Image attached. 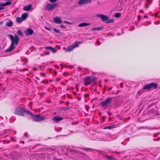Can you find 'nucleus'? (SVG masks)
Wrapping results in <instances>:
<instances>
[{
    "mask_svg": "<svg viewBox=\"0 0 160 160\" xmlns=\"http://www.w3.org/2000/svg\"><path fill=\"white\" fill-rule=\"evenodd\" d=\"M8 37L11 41V44L9 48L5 51V52H9L13 50L15 47L14 45L17 46L18 43L19 41V38L17 35H15L14 37L12 34H8Z\"/></svg>",
    "mask_w": 160,
    "mask_h": 160,
    "instance_id": "f257e3e1",
    "label": "nucleus"
},
{
    "mask_svg": "<svg viewBox=\"0 0 160 160\" xmlns=\"http://www.w3.org/2000/svg\"><path fill=\"white\" fill-rule=\"evenodd\" d=\"M97 79V78H92L91 76H87L83 78L84 84L87 85L92 83L94 84Z\"/></svg>",
    "mask_w": 160,
    "mask_h": 160,
    "instance_id": "f03ea898",
    "label": "nucleus"
},
{
    "mask_svg": "<svg viewBox=\"0 0 160 160\" xmlns=\"http://www.w3.org/2000/svg\"><path fill=\"white\" fill-rule=\"evenodd\" d=\"M158 84L152 82L144 85L143 89H147L150 90L152 89H157L158 88Z\"/></svg>",
    "mask_w": 160,
    "mask_h": 160,
    "instance_id": "7ed1b4c3",
    "label": "nucleus"
},
{
    "mask_svg": "<svg viewBox=\"0 0 160 160\" xmlns=\"http://www.w3.org/2000/svg\"><path fill=\"white\" fill-rule=\"evenodd\" d=\"M25 111V110L23 108L20 107H17L15 108L14 111V113L16 115L24 116Z\"/></svg>",
    "mask_w": 160,
    "mask_h": 160,
    "instance_id": "20e7f679",
    "label": "nucleus"
},
{
    "mask_svg": "<svg viewBox=\"0 0 160 160\" xmlns=\"http://www.w3.org/2000/svg\"><path fill=\"white\" fill-rule=\"evenodd\" d=\"M32 119L35 122H40L45 119L44 117H41L39 115L33 114L32 115Z\"/></svg>",
    "mask_w": 160,
    "mask_h": 160,
    "instance_id": "39448f33",
    "label": "nucleus"
},
{
    "mask_svg": "<svg viewBox=\"0 0 160 160\" xmlns=\"http://www.w3.org/2000/svg\"><path fill=\"white\" fill-rule=\"evenodd\" d=\"M112 99V98H107L105 101L100 102V105L102 107H104L108 105L111 102Z\"/></svg>",
    "mask_w": 160,
    "mask_h": 160,
    "instance_id": "423d86ee",
    "label": "nucleus"
},
{
    "mask_svg": "<svg viewBox=\"0 0 160 160\" xmlns=\"http://www.w3.org/2000/svg\"><path fill=\"white\" fill-rule=\"evenodd\" d=\"M58 4L54 3L53 4L48 3L46 6V9L48 11H52L57 5Z\"/></svg>",
    "mask_w": 160,
    "mask_h": 160,
    "instance_id": "0eeeda50",
    "label": "nucleus"
},
{
    "mask_svg": "<svg viewBox=\"0 0 160 160\" xmlns=\"http://www.w3.org/2000/svg\"><path fill=\"white\" fill-rule=\"evenodd\" d=\"M96 16L101 18L102 22H105L108 21L109 19V17L107 16L102 14H97Z\"/></svg>",
    "mask_w": 160,
    "mask_h": 160,
    "instance_id": "6e6552de",
    "label": "nucleus"
},
{
    "mask_svg": "<svg viewBox=\"0 0 160 160\" xmlns=\"http://www.w3.org/2000/svg\"><path fill=\"white\" fill-rule=\"evenodd\" d=\"M91 0H80L78 2L79 4L83 5L90 3Z\"/></svg>",
    "mask_w": 160,
    "mask_h": 160,
    "instance_id": "1a4fd4ad",
    "label": "nucleus"
},
{
    "mask_svg": "<svg viewBox=\"0 0 160 160\" xmlns=\"http://www.w3.org/2000/svg\"><path fill=\"white\" fill-rule=\"evenodd\" d=\"M53 22L57 24H61L62 23V21L58 17H56L54 18Z\"/></svg>",
    "mask_w": 160,
    "mask_h": 160,
    "instance_id": "9d476101",
    "label": "nucleus"
},
{
    "mask_svg": "<svg viewBox=\"0 0 160 160\" xmlns=\"http://www.w3.org/2000/svg\"><path fill=\"white\" fill-rule=\"evenodd\" d=\"M78 44L77 43H74V45L69 46L67 48L66 51L70 52L72 51L75 47L78 46Z\"/></svg>",
    "mask_w": 160,
    "mask_h": 160,
    "instance_id": "9b49d317",
    "label": "nucleus"
},
{
    "mask_svg": "<svg viewBox=\"0 0 160 160\" xmlns=\"http://www.w3.org/2000/svg\"><path fill=\"white\" fill-rule=\"evenodd\" d=\"M63 119V118L62 117L54 116L52 119V121L55 123H58L59 122L62 120Z\"/></svg>",
    "mask_w": 160,
    "mask_h": 160,
    "instance_id": "f8f14e48",
    "label": "nucleus"
},
{
    "mask_svg": "<svg viewBox=\"0 0 160 160\" xmlns=\"http://www.w3.org/2000/svg\"><path fill=\"white\" fill-rule=\"evenodd\" d=\"M25 33L27 35H32L33 33V31L32 29L28 28L26 30Z\"/></svg>",
    "mask_w": 160,
    "mask_h": 160,
    "instance_id": "ddd939ff",
    "label": "nucleus"
},
{
    "mask_svg": "<svg viewBox=\"0 0 160 160\" xmlns=\"http://www.w3.org/2000/svg\"><path fill=\"white\" fill-rule=\"evenodd\" d=\"M32 5L30 4L23 7V9L26 11H29L31 10L32 8Z\"/></svg>",
    "mask_w": 160,
    "mask_h": 160,
    "instance_id": "4468645a",
    "label": "nucleus"
},
{
    "mask_svg": "<svg viewBox=\"0 0 160 160\" xmlns=\"http://www.w3.org/2000/svg\"><path fill=\"white\" fill-rule=\"evenodd\" d=\"M105 157L107 160H115V158L112 155H105Z\"/></svg>",
    "mask_w": 160,
    "mask_h": 160,
    "instance_id": "2eb2a0df",
    "label": "nucleus"
},
{
    "mask_svg": "<svg viewBox=\"0 0 160 160\" xmlns=\"http://www.w3.org/2000/svg\"><path fill=\"white\" fill-rule=\"evenodd\" d=\"M90 23H87L86 22H83L80 24L78 25V26L80 27H86L88 26H89L90 25Z\"/></svg>",
    "mask_w": 160,
    "mask_h": 160,
    "instance_id": "dca6fc26",
    "label": "nucleus"
},
{
    "mask_svg": "<svg viewBox=\"0 0 160 160\" xmlns=\"http://www.w3.org/2000/svg\"><path fill=\"white\" fill-rule=\"evenodd\" d=\"M13 24L12 22L10 20H9V21L7 22L6 23V25L8 27H11Z\"/></svg>",
    "mask_w": 160,
    "mask_h": 160,
    "instance_id": "f3484780",
    "label": "nucleus"
},
{
    "mask_svg": "<svg viewBox=\"0 0 160 160\" xmlns=\"http://www.w3.org/2000/svg\"><path fill=\"white\" fill-rule=\"evenodd\" d=\"M28 14L27 13H24L22 14L21 18L22 20H25L28 16Z\"/></svg>",
    "mask_w": 160,
    "mask_h": 160,
    "instance_id": "a211bd4d",
    "label": "nucleus"
},
{
    "mask_svg": "<svg viewBox=\"0 0 160 160\" xmlns=\"http://www.w3.org/2000/svg\"><path fill=\"white\" fill-rule=\"evenodd\" d=\"M103 27H95L93 28H92V29L93 30H98L99 31L103 29Z\"/></svg>",
    "mask_w": 160,
    "mask_h": 160,
    "instance_id": "6ab92c4d",
    "label": "nucleus"
},
{
    "mask_svg": "<svg viewBox=\"0 0 160 160\" xmlns=\"http://www.w3.org/2000/svg\"><path fill=\"white\" fill-rule=\"evenodd\" d=\"M16 21L17 22L20 23L22 22L23 21V20L22 19V18H21L19 17H18L17 18Z\"/></svg>",
    "mask_w": 160,
    "mask_h": 160,
    "instance_id": "aec40b11",
    "label": "nucleus"
},
{
    "mask_svg": "<svg viewBox=\"0 0 160 160\" xmlns=\"http://www.w3.org/2000/svg\"><path fill=\"white\" fill-rule=\"evenodd\" d=\"M12 2H9V1L7 2H6L5 3H3V7L9 5H11L12 4Z\"/></svg>",
    "mask_w": 160,
    "mask_h": 160,
    "instance_id": "412c9836",
    "label": "nucleus"
},
{
    "mask_svg": "<svg viewBox=\"0 0 160 160\" xmlns=\"http://www.w3.org/2000/svg\"><path fill=\"white\" fill-rule=\"evenodd\" d=\"M17 33L21 36H23V33L22 32V31L21 30H18L17 32Z\"/></svg>",
    "mask_w": 160,
    "mask_h": 160,
    "instance_id": "4be33fe9",
    "label": "nucleus"
},
{
    "mask_svg": "<svg viewBox=\"0 0 160 160\" xmlns=\"http://www.w3.org/2000/svg\"><path fill=\"white\" fill-rule=\"evenodd\" d=\"M114 16L116 18H119L121 16V14L120 13L118 12L115 14Z\"/></svg>",
    "mask_w": 160,
    "mask_h": 160,
    "instance_id": "5701e85b",
    "label": "nucleus"
},
{
    "mask_svg": "<svg viewBox=\"0 0 160 160\" xmlns=\"http://www.w3.org/2000/svg\"><path fill=\"white\" fill-rule=\"evenodd\" d=\"M50 51H52L53 53H55L57 51V50L53 47H52Z\"/></svg>",
    "mask_w": 160,
    "mask_h": 160,
    "instance_id": "b1692460",
    "label": "nucleus"
},
{
    "mask_svg": "<svg viewBox=\"0 0 160 160\" xmlns=\"http://www.w3.org/2000/svg\"><path fill=\"white\" fill-rule=\"evenodd\" d=\"M25 112H26L27 114L30 115H32H32L33 114H32L30 111H26L25 110Z\"/></svg>",
    "mask_w": 160,
    "mask_h": 160,
    "instance_id": "393cba45",
    "label": "nucleus"
},
{
    "mask_svg": "<svg viewBox=\"0 0 160 160\" xmlns=\"http://www.w3.org/2000/svg\"><path fill=\"white\" fill-rule=\"evenodd\" d=\"M82 149L83 150H85V151H91L92 150V149H91V148H83Z\"/></svg>",
    "mask_w": 160,
    "mask_h": 160,
    "instance_id": "a878e982",
    "label": "nucleus"
},
{
    "mask_svg": "<svg viewBox=\"0 0 160 160\" xmlns=\"http://www.w3.org/2000/svg\"><path fill=\"white\" fill-rule=\"evenodd\" d=\"M113 22H114V20L113 19H110L109 20H108L107 22V23H112Z\"/></svg>",
    "mask_w": 160,
    "mask_h": 160,
    "instance_id": "bb28decb",
    "label": "nucleus"
},
{
    "mask_svg": "<svg viewBox=\"0 0 160 160\" xmlns=\"http://www.w3.org/2000/svg\"><path fill=\"white\" fill-rule=\"evenodd\" d=\"M63 22L64 23H67V24H69V25H71V24H72L71 22H68L67 21H64Z\"/></svg>",
    "mask_w": 160,
    "mask_h": 160,
    "instance_id": "cd10ccee",
    "label": "nucleus"
},
{
    "mask_svg": "<svg viewBox=\"0 0 160 160\" xmlns=\"http://www.w3.org/2000/svg\"><path fill=\"white\" fill-rule=\"evenodd\" d=\"M53 30L55 32H56L57 33H59L60 32V31L56 29V28H54L53 29Z\"/></svg>",
    "mask_w": 160,
    "mask_h": 160,
    "instance_id": "c85d7f7f",
    "label": "nucleus"
},
{
    "mask_svg": "<svg viewBox=\"0 0 160 160\" xmlns=\"http://www.w3.org/2000/svg\"><path fill=\"white\" fill-rule=\"evenodd\" d=\"M52 47H45L44 48L47 49H48L50 50L51 49Z\"/></svg>",
    "mask_w": 160,
    "mask_h": 160,
    "instance_id": "c756f323",
    "label": "nucleus"
},
{
    "mask_svg": "<svg viewBox=\"0 0 160 160\" xmlns=\"http://www.w3.org/2000/svg\"><path fill=\"white\" fill-rule=\"evenodd\" d=\"M60 27L62 28H64V29H66V28L65 26L64 25H60Z\"/></svg>",
    "mask_w": 160,
    "mask_h": 160,
    "instance_id": "7c9ffc66",
    "label": "nucleus"
},
{
    "mask_svg": "<svg viewBox=\"0 0 160 160\" xmlns=\"http://www.w3.org/2000/svg\"><path fill=\"white\" fill-rule=\"evenodd\" d=\"M11 139L13 141L15 142L16 141V139L15 138H14L13 137H11Z\"/></svg>",
    "mask_w": 160,
    "mask_h": 160,
    "instance_id": "2f4dec72",
    "label": "nucleus"
},
{
    "mask_svg": "<svg viewBox=\"0 0 160 160\" xmlns=\"http://www.w3.org/2000/svg\"><path fill=\"white\" fill-rule=\"evenodd\" d=\"M62 109L65 111H67V110H69V108L63 107V108H62Z\"/></svg>",
    "mask_w": 160,
    "mask_h": 160,
    "instance_id": "473e14b6",
    "label": "nucleus"
},
{
    "mask_svg": "<svg viewBox=\"0 0 160 160\" xmlns=\"http://www.w3.org/2000/svg\"><path fill=\"white\" fill-rule=\"evenodd\" d=\"M41 75L42 77H45V74L44 73H41Z\"/></svg>",
    "mask_w": 160,
    "mask_h": 160,
    "instance_id": "72a5a7b5",
    "label": "nucleus"
},
{
    "mask_svg": "<svg viewBox=\"0 0 160 160\" xmlns=\"http://www.w3.org/2000/svg\"><path fill=\"white\" fill-rule=\"evenodd\" d=\"M57 0H49V1L52 3L56 1Z\"/></svg>",
    "mask_w": 160,
    "mask_h": 160,
    "instance_id": "f704fd0d",
    "label": "nucleus"
},
{
    "mask_svg": "<svg viewBox=\"0 0 160 160\" xmlns=\"http://www.w3.org/2000/svg\"><path fill=\"white\" fill-rule=\"evenodd\" d=\"M53 159L54 160H62V159H61L56 158L55 157H54L53 158Z\"/></svg>",
    "mask_w": 160,
    "mask_h": 160,
    "instance_id": "c9c22d12",
    "label": "nucleus"
},
{
    "mask_svg": "<svg viewBox=\"0 0 160 160\" xmlns=\"http://www.w3.org/2000/svg\"><path fill=\"white\" fill-rule=\"evenodd\" d=\"M45 29H46L48 30H49V31H50V29L49 28H48V27H45Z\"/></svg>",
    "mask_w": 160,
    "mask_h": 160,
    "instance_id": "e433bc0d",
    "label": "nucleus"
},
{
    "mask_svg": "<svg viewBox=\"0 0 160 160\" xmlns=\"http://www.w3.org/2000/svg\"><path fill=\"white\" fill-rule=\"evenodd\" d=\"M49 52H47L44 53V55H49Z\"/></svg>",
    "mask_w": 160,
    "mask_h": 160,
    "instance_id": "4c0bfd02",
    "label": "nucleus"
},
{
    "mask_svg": "<svg viewBox=\"0 0 160 160\" xmlns=\"http://www.w3.org/2000/svg\"><path fill=\"white\" fill-rule=\"evenodd\" d=\"M113 35V34H112V33H107V36H109V35Z\"/></svg>",
    "mask_w": 160,
    "mask_h": 160,
    "instance_id": "58836bf2",
    "label": "nucleus"
},
{
    "mask_svg": "<svg viewBox=\"0 0 160 160\" xmlns=\"http://www.w3.org/2000/svg\"><path fill=\"white\" fill-rule=\"evenodd\" d=\"M0 6L3 7V3L0 2Z\"/></svg>",
    "mask_w": 160,
    "mask_h": 160,
    "instance_id": "ea45409f",
    "label": "nucleus"
},
{
    "mask_svg": "<svg viewBox=\"0 0 160 160\" xmlns=\"http://www.w3.org/2000/svg\"><path fill=\"white\" fill-rule=\"evenodd\" d=\"M108 115H111L112 114V113L109 111H108Z\"/></svg>",
    "mask_w": 160,
    "mask_h": 160,
    "instance_id": "a19ab883",
    "label": "nucleus"
},
{
    "mask_svg": "<svg viewBox=\"0 0 160 160\" xmlns=\"http://www.w3.org/2000/svg\"><path fill=\"white\" fill-rule=\"evenodd\" d=\"M68 74V73L67 72H65L63 73V75L65 76H66Z\"/></svg>",
    "mask_w": 160,
    "mask_h": 160,
    "instance_id": "79ce46f5",
    "label": "nucleus"
},
{
    "mask_svg": "<svg viewBox=\"0 0 160 160\" xmlns=\"http://www.w3.org/2000/svg\"><path fill=\"white\" fill-rule=\"evenodd\" d=\"M82 69V68L80 67H78V69L79 71H80Z\"/></svg>",
    "mask_w": 160,
    "mask_h": 160,
    "instance_id": "37998d69",
    "label": "nucleus"
},
{
    "mask_svg": "<svg viewBox=\"0 0 160 160\" xmlns=\"http://www.w3.org/2000/svg\"><path fill=\"white\" fill-rule=\"evenodd\" d=\"M4 8H4V7H0V10H3Z\"/></svg>",
    "mask_w": 160,
    "mask_h": 160,
    "instance_id": "c03bdc74",
    "label": "nucleus"
},
{
    "mask_svg": "<svg viewBox=\"0 0 160 160\" xmlns=\"http://www.w3.org/2000/svg\"><path fill=\"white\" fill-rule=\"evenodd\" d=\"M138 20H140V19H141V16L140 15H139L138 16Z\"/></svg>",
    "mask_w": 160,
    "mask_h": 160,
    "instance_id": "a18cd8bd",
    "label": "nucleus"
},
{
    "mask_svg": "<svg viewBox=\"0 0 160 160\" xmlns=\"http://www.w3.org/2000/svg\"><path fill=\"white\" fill-rule=\"evenodd\" d=\"M25 136L26 137H28V135L27 133L26 132L25 133Z\"/></svg>",
    "mask_w": 160,
    "mask_h": 160,
    "instance_id": "49530a36",
    "label": "nucleus"
},
{
    "mask_svg": "<svg viewBox=\"0 0 160 160\" xmlns=\"http://www.w3.org/2000/svg\"><path fill=\"white\" fill-rule=\"evenodd\" d=\"M120 86L121 88H123V83H121L120 84Z\"/></svg>",
    "mask_w": 160,
    "mask_h": 160,
    "instance_id": "de8ad7c7",
    "label": "nucleus"
},
{
    "mask_svg": "<svg viewBox=\"0 0 160 160\" xmlns=\"http://www.w3.org/2000/svg\"><path fill=\"white\" fill-rule=\"evenodd\" d=\"M144 7L146 9H147L148 7V5H146Z\"/></svg>",
    "mask_w": 160,
    "mask_h": 160,
    "instance_id": "09e8293b",
    "label": "nucleus"
},
{
    "mask_svg": "<svg viewBox=\"0 0 160 160\" xmlns=\"http://www.w3.org/2000/svg\"><path fill=\"white\" fill-rule=\"evenodd\" d=\"M106 128L110 129L112 128V127H107V128Z\"/></svg>",
    "mask_w": 160,
    "mask_h": 160,
    "instance_id": "8fccbe9b",
    "label": "nucleus"
},
{
    "mask_svg": "<svg viewBox=\"0 0 160 160\" xmlns=\"http://www.w3.org/2000/svg\"><path fill=\"white\" fill-rule=\"evenodd\" d=\"M69 104V102H67L66 103V105L68 106Z\"/></svg>",
    "mask_w": 160,
    "mask_h": 160,
    "instance_id": "3c124183",
    "label": "nucleus"
},
{
    "mask_svg": "<svg viewBox=\"0 0 160 160\" xmlns=\"http://www.w3.org/2000/svg\"><path fill=\"white\" fill-rule=\"evenodd\" d=\"M140 12H143V10H140Z\"/></svg>",
    "mask_w": 160,
    "mask_h": 160,
    "instance_id": "603ef678",
    "label": "nucleus"
},
{
    "mask_svg": "<svg viewBox=\"0 0 160 160\" xmlns=\"http://www.w3.org/2000/svg\"><path fill=\"white\" fill-rule=\"evenodd\" d=\"M103 117L104 119L106 118V116H104V117Z\"/></svg>",
    "mask_w": 160,
    "mask_h": 160,
    "instance_id": "864d4df0",
    "label": "nucleus"
},
{
    "mask_svg": "<svg viewBox=\"0 0 160 160\" xmlns=\"http://www.w3.org/2000/svg\"><path fill=\"white\" fill-rule=\"evenodd\" d=\"M160 139V138H158V139H156V140L157 141V140H159V139Z\"/></svg>",
    "mask_w": 160,
    "mask_h": 160,
    "instance_id": "5fc2aeb1",
    "label": "nucleus"
},
{
    "mask_svg": "<svg viewBox=\"0 0 160 160\" xmlns=\"http://www.w3.org/2000/svg\"><path fill=\"white\" fill-rule=\"evenodd\" d=\"M2 23H3V22H0V24H2Z\"/></svg>",
    "mask_w": 160,
    "mask_h": 160,
    "instance_id": "6e6d98bb",
    "label": "nucleus"
},
{
    "mask_svg": "<svg viewBox=\"0 0 160 160\" xmlns=\"http://www.w3.org/2000/svg\"><path fill=\"white\" fill-rule=\"evenodd\" d=\"M73 68V67L72 66V67H70L69 68Z\"/></svg>",
    "mask_w": 160,
    "mask_h": 160,
    "instance_id": "4d7b16f0",
    "label": "nucleus"
},
{
    "mask_svg": "<svg viewBox=\"0 0 160 160\" xmlns=\"http://www.w3.org/2000/svg\"><path fill=\"white\" fill-rule=\"evenodd\" d=\"M101 114H102L101 113V112H99V115H101Z\"/></svg>",
    "mask_w": 160,
    "mask_h": 160,
    "instance_id": "13d9d810",
    "label": "nucleus"
},
{
    "mask_svg": "<svg viewBox=\"0 0 160 160\" xmlns=\"http://www.w3.org/2000/svg\"><path fill=\"white\" fill-rule=\"evenodd\" d=\"M147 17V16H144V18H146Z\"/></svg>",
    "mask_w": 160,
    "mask_h": 160,
    "instance_id": "bf43d9fd",
    "label": "nucleus"
},
{
    "mask_svg": "<svg viewBox=\"0 0 160 160\" xmlns=\"http://www.w3.org/2000/svg\"><path fill=\"white\" fill-rule=\"evenodd\" d=\"M117 35H120V34H119V33H117Z\"/></svg>",
    "mask_w": 160,
    "mask_h": 160,
    "instance_id": "052dcab7",
    "label": "nucleus"
},
{
    "mask_svg": "<svg viewBox=\"0 0 160 160\" xmlns=\"http://www.w3.org/2000/svg\"><path fill=\"white\" fill-rule=\"evenodd\" d=\"M37 78L38 79H39V78Z\"/></svg>",
    "mask_w": 160,
    "mask_h": 160,
    "instance_id": "680f3d73",
    "label": "nucleus"
},
{
    "mask_svg": "<svg viewBox=\"0 0 160 160\" xmlns=\"http://www.w3.org/2000/svg\"><path fill=\"white\" fill-rule=\"evenodd\" d=\"M60 80V79H58L57 80L58 81H59Z\"/></svg>",
    "mask_w": 160,
    "mask_h": 160,
    "instance_id": "e2e57ef3",
    "label": "nucleus"
},
{
    "mask_svg": "<svg viewBox=\"0 0 160 160\" xmlns=\"http://www.w3.org/2000/svg\"><path fill=\"white\" fill-rule=\"evenodd\" d=\"M105 82H107V80H105Z\"/></svg>",
    "mask_w": 160,
    "mask_h": 160,
    "instance_id": "0e129e2a",
    "label": "nucleus"
},
{
    "mask_svg": "<svg viewBox=\"0 0 160 160\" xmlns=\"http://www.w3.org/2000/svg\"><path fill=\"white\" fill-rule=\"evenodd\" d=\"M119 91H118V92H117V93H118V92Z\"/></svg>",
    "mask_w": 160,
    "mask_h": 160,
    "instance_id": "69168bd1",
    "label": "nucleus"
},
{
    "mask_svg": "<svg viewBox=\"0 0 160 160\" xmlns=\"http://www.w3.org/2000/svg\"><path fill=\"white\" fill-rule=\"evenodd\" d=\"M119 91H118V92H117V93H118V92Z\"/></svg>",
    "mask_w": 160,
    "mask_h": 160,
    "instance_id": "338daca9",
    "label": "nucleus"
},
{
    "mask_svg": "<svg viewBox=\"0 0 160 160\" xmlns=\"http://www.w3.org/2000/svg\"><path fill=\"white\" fill-rule=\"evenodd\" d=\"M147 2H149L148 0H147Z\"/></svg>",
    "mask_w": 160,
    "mask_h": 160,
    "instance_id": "774afa93",
    "label": "nucleus"
}]
</instances>
